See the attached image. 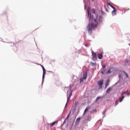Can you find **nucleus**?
Here are the masks:
<instances>
[{
    "label": "nucleus",
    "instance_id": "10",
    "mask_svg": "<svg viewBox=\"0 0 130 130\" xmlns=\"http://www.w3.org/2000/svg\"><path fill=\"white\" fill-rule=\"evenodd\" d=\"M83 79L84 80H86V79H87V72H85L83 74Z\"/></svg>",
    "mask_w": 130,
    "mask_h": 130
},
{
    "label": "nucleus",
    "instance_id": "2",
    "mask_svg": "<svg viewBox=\"0 0 130 130\" xmlns=\"http://www.w3.org/2000/svg\"><path fill=\"white\" fill-rule=\"evenodd\" d=\"M124 94H126L127 96H129L130 95V93L127 92V91L122 92V93H121V95L122 96V97L120 98L119 99V102H122V100L124 99Z\"/></svg>",
    "mask_w": 130,
    "mask_h": 130
},
{
    "label": "nucleus",
    "instance_id": "20",
    "mask_svg": "<svg viewBox=\"0 0 130 130\" xmlns=\"http://www.w3.org/2000/svg\"><path fill=\"white\" fill-rule=\"evenodd\" d=\"M88 110H89V107H86L84 110V113H86V112H87V111H88Z\"/></svg>",
    "mask_w": 130,
    "mask_h": 130
},
{
    "label": "nucleus",
    "instance_id": "9",
    "mask_svg": "<svg viewBox=\"0 0 130 130\" xmlns=\"http://www.w3.org/2000/svg\"><path fill=\"white\" fill-rule=\"evenodd\" d=\"M106 67H105V66H103V71H101V73L102 74H104V73H105V68H106Z\"/></svg>",
    "mask_w": 130,
    "mask_h": 130
},
{
    "label": "nucleus",
    "instance_id": "4",
    "mask_svg": "<svg viewBox=\"0 0 130 130\" xmlns=\"http://www.w3.org/2000/svg\"><path fill=\"white\" fill-rule=\"evenodd\" d=\"M99 84V86H100V88H102V85H103V81L101 80L98 82Z\"/></svg>",
    "mask_w": 130,
    "mask_h": 130
},
{
    "label": "nucleus",
    "instance_id": "18",
    "mask_svg": "<svg viewBox=\"0 0 130 130\" xmlns=\"http://www.w3.org/2000/svg\"><path fill=\"white\" fill-rule=\"evenodd\" d=\"M55 123H56V121L53 122L51 123L50 124V125L51 126H53V125H54V124H55Z\"/></svg>",
    "mask_w": 130,
    "mask_h": 130
},
{
    "label": "nucleus",
    "instance_id": "17",
    "mask_svg": "<svg viewBox=\"0 0 130 130\" xmlns=\"http://www.w3.org/2000/svg\"><path fill=\"white\" fill-rule=\"evenodd\" d=\"M81 120V118L79 117L76 119V122L77 123H79L80 122V120Z\"/></svg>",
    "mask_w": 130,
    "mask_h": 130
},
{
    "label": "nucleus",
    "instance_id": "12",
    "mask_svg": "<svg viewBox=\"0 0 130 130\" xmlns=\"http://www.w3.org/2000/svg\"><path fill=\"white\" fill-rule=\"evenodd\" d=\"M102 19H103V16H100L99 18V22H102Z\"/></svg>",
    "mask_w": 130,
    "mask_h": 130
},
{
    "label": "nucleus",
    "instance_id": "24",
    "mask_svg": "<svg viewBox=\"0 0 130 130\" xmlns=\"http://www.w3.org/2000/svg\"><path fill=\"white\" fill-rule=\"evenodd\" d=\"M104 8L106 12H108V9L106 8V6L104 5Z\"/></svg>",
    "mask_w": 130,
    "mask_h": 130
},
{
    "label": "nucleus",
    "instance_id": "19",
    "mask_svg": "<svg viewBox=\"0 0 130 130\" xmlns=\"http://www.w3.org/2000/svg\"><path fill=\"white\" fill-rule=\"evenodd\" d=\"M80 83H83V82H84V78H81L80 79Z\"/></svg>",
    "mask_w": 130,
    "mask_h": 130
},
{
    "label": "nucleus",
    "instance_id": "22",
    "mask_svg": "<svg viewBox=\"0 0 130 130\" xmlns=\"http://www.w3.org/2000/svg\"><path fill=\"white\" fill-rule=\"evenodd\" d=\"M95 9H92V10H91V12L93 13V14H95Z\"/></svg>",
    "mask_w": 130,
    "mask_h": 130
},
{
    "label": "nucleus",
    "instance_id": "25",
    "mask_svg": "<svg viewBox=\"0 0 130 130\" xmlns=\"http://www.w3.org/2000/svg\"><path fill=\"white\" fill-rule=\"evenodd\" d=\"M100 99V96H98L96 99V101H98V100Z\"/></svg>",
    "mask_w": 130,
    "mask_h": 130
},
{
    "label": "nucleus",
    "instance_id": "13",
    "mask_svg": "<svg viewBox=\"0 0 130 130\" xmlns=\"http://www.w3.org/2000/svg\"><path fill=\"white\" fill-rule=\"evenodd\" d=\"M112 69V68H110L106 73L107 75H109V74H110V73H111V70Z\"/></svg>",
    "mask_w": 130,
    "mask_h": 130
},
{
    "label": "nucleus",
    "instance_id": "30",
    "mask_svg": "<svg viewBox=\"0 0 130 130\" xmlns=\"http://www.w3.org/2000/svg\"><path fill=\"white\" fill-rule=\"evenodd\" d=\"M129 46H130V43L129 44Z\"/></svg>",
    "mask_w": 130,
    "mask_h": 130
},
{
    "label": "nucleus",
    "instance_id": "8",
    "mask_svg": "<svg viewBox=\"0 0 130 130\" xmlns=\"http://www.w3.org/2000/svg\"><path fill=\"white\" fill-rule=\"evenodd\" d=\"M112 14L113 16H115L116 15V9H114L112 12Z\"/></svg>",
    "mask_w": 130,
    "mask_h": 130
},
{
    "label": "nucleus",
    "instance_id": "7",
    "mask_svg": "<svg viewBox=\"0 0 130 130\" xmlns=\"http://www.w3.org/2000/svg\"><path fill=\"white\" fill-rule=\"evenodd\" d=\"M108 86H109V79H108L107 82L105 83V89H106Z\"/></svg>",
    "mask_w": 130,
    "mask_h": 130
},
{
    "label": "nucleus",
    "instance_id": "28",
    "mask_svg": "<svg viewBox=\"0 0 130 130\" xmlns=\"http://www.w3.org/2000/svg\"><path fill=\"white\" fill-rule=\"evenodd\" d=\"M106 110H105L104 112H103V114H105V113H106Z\"/></svg>",
    "mask_w": 130,
    "mask_h": 130
},
{
    "label": "nucleus",
    "instance_id": "21",
    "mask_svg": "<svg viewBox=\"0 0 130 130\" xmlns=\"http://www.w3.org/2000/svg\"><path fill=\"white\" fill-rule=\"evenodd\" d=\"M91 66L92 67H96V66H97V64L96 63H91Z\"/></svg>",
    "mask_w": 130,
    "mask_h": 130
},
{
    "label": "nucleus",
    "instance_id": "1",
    "mask_svg": "<svg viewBox=\"0 0 130 130\" xmlns=\"http://www.w3.org/2000/svg\"><path fill=\"white\" fill-rule=\"evenodd\" d=\"M87 13L90 23L87 25V29L88 30V33L91 35V34H92V29L97 28V26H98V21H97V19L93 18V15H91V13H90L89 11H87Z\"/></svg>",
    "mask_w": 130,
    "mask_h": 130
},
{
    "label": "nucleus",
    "instance_id": "16",
    "mask_svg": "<svg viewBox=\"0 0 130 130\" xmlns=\"http://www.w3.org/2000/svg\"><path fill=\"white\" fill-rule=\"evenodd\" d=\"M108 6H110V7L112 8V9H113V10H115V8H114V7L112 6L111 4H110V3H107Z\"/></svg>",
    "mask_w": 130,
    "mask_h": 130
},
{
    "label": "nucleus",
    "instance_id": "23",
    "mask_svg": "<svg viewBox=\"0 0 130 130\" xmlns=\"http://www.w3.org/2000/svg\"><path fill=\"white\" fill-rule=\"evenodd\" d=\"M71 114V113H70V114L67 116V117L66 118V120L67 119H69V117H70V115Z\"/></svg>",
    "mask_w": 130,
    "mask_h": 130
},
{
    "label": "nucleus",
    "instance_id": "6",
    "mask_svg": "<svg viewBox=\"0 0 130 130\" xmlns=\"http://www.w3.org/2000/svg\"><path fill=\"white\" fill-rule=\"evenodd\" d=\"M98 57L99 59H102L103 58V55L102 54L100 53L98 55Z\"/></svg>",
    "mask_w": 130,
    "mask_h": 130
},
{
    "label": "nucleus",
    "instance_id": "15",
    "mask_svg": "<svg viewBox=\"0 0 130 130\" xmlns=\"http://www.w3.org/2000/svg\"><path fill=\"white\" fill-rule=\"evenodd\" d=\"M78 104V102H75V103L74 104V109H76V108H77Z\"/></svg>",
    "mask_w": 130,
    "mask_h": 130
},
{
    "label": "nucleus",
    "instance_id": "14",
    "mask_svg": "<svg viewBox=\"0 0 130 130\" xmlns=\"http://www.w3.org/2000/svg\"><path fill=\"white\" fill-rule=\"evenodd\" d=\"M72 96V92L70 94V96L68 98L67 100V103H68L69 101H70V99H71V96Z\"/></svg>",
    "mask_w": 130,
    "mask_h": 130
},
{
    "label": "nucleus",
    "instance_id": "27",
    "mask_svg": "<svg viewBox=\"0 0 130 130\" xmlns=\"http://www.w3.org/2000/svg\"><path fill=\"white\" fill-rule=\"evenodd\" d=\"M117 104H118V101L115 102V105H117Z\"/></svg>",
    "mask_w": 130,
    "mask_h": 130
},
{
    "label": "nucleus",
    "instance_id": "29",
    "mask_svg": "<svg viewBox=\"0 0 130 130\" xmlns=\"http://www.w3.org/2000/svg\"><path fill=\"white\" fill-rule=\"evenodd\" d=\"M67 104H68V103H67L66 105H67Z\"/></svg>",
    "mask_w": 130,
    "mask_h": 130
},
{
    "label": "nucleus",
    "instance_id": "26",
    "mask_svg": "<svg viewBox=\"0 0 130 130\" xmlns=\"http://www.w3.org/2000/svg\"><path fill=\"white\" fill-rule=\"evenodd\" d=\"M101 13L102 14V15H105V12H104L103 11H101Z\"/></svg>",
    "mask_w": 130,
    "mask_h": 130
},
{
    "label": "nucleus",
    "instance_id": "31",
    "mask_svg": "<svg viewBox=\"0 0 130 130\" xmlns=\"http://www.w3.org/2000/svg\"><path fill=\"white\" fill-rule=\"evenodd\" d=\"M92 2H93L94 0H92Z\"/></svg>",
    "mask_w": 130,
    "mask_h": 130
},
{
    "label": "nucleus",
    "instance_id": "3",
    "mask_svg": "<svg viewBox=\"0 0 130 130\" xmlns=\"http://www.w3.org/2000/svg\"><path fill=\"white\" fill-rule=\"evenodd\" d=\"M41 67H42V68L43 69V80H44V77H45V74H46V71L45 70V68H44V67H43V66L41 65Z\"/></svg>",
    "mask_w": 130,
    "mask_h": 130
},
{
    "label": "nucleus",
    "instance_id": "11",
    "mask_svg": "<svg viewBox=\"0 0 130 130\" xmlns=\"http://www.w3.org/2000/svg\"><path fill=\"white\" fill-rule=\"evenodd\" d=\"M110 91H111V87H109V88L107 89V90H106V93H110Z\"/></svg>",
    "mask_w": 130,
    "mask_h": 130
},
{
    "label": "nucleus",
    "instance_id": "5",
    "mask_svg": "<svg viewBox=\"0 0 130 130\" xmlns=\"http://www.w3.org/2000/svg\"><path fill=\"white\" fill-rule=\"evenodd\" d=\"M92 56L93 59L96 58V53H95L94 51H92Z\"/></svg>",
    "mask_w": 130,
    "mask_h": 130
}]
</instances>
